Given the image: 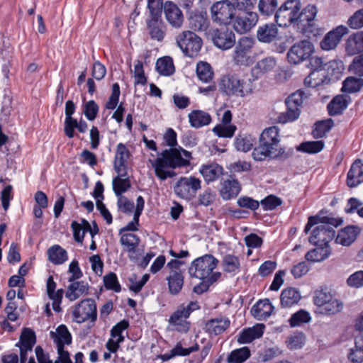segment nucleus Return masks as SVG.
Masks as SVG:
<instances>
[{"instance_id": "obj_28", "label": "nucleus", "mask_w": 363, "mask_h": 363, "mask_svg": "<svg viewBox=\"0 0 363 363\" xmlns=\"http://www.w3.org/2000/svg\"><path fill=\"white\" fill-rule=\"evenodd\" d=\"M264 325L257 324L252 328L244 329L238 337V342L240 344L250 343L255 339L261 337L264 333Z\"/></svg>"}, {"instance_id": "obj_52", "label": "nucleus", "mask_w": 363, "mask_h": 363, "mask_svg": "<svg viewBox=\"0 0 363 363\" xmlns=\"http://www.w3.org/2000/svg\"><path fill=\"white\" fill-rule=\"evenodd\" d=\"M123 176L118 174L113 179V189L116 196H121V194L128 191L131 187V183L129 178H122Z\"/></svg>"}, {"instance_id": "obj_39", "label": "nucleus", "mask_w": 363, "mask_h": 363, "mask_svg": "<svg viewBox=\"0 0 363 363\" xmlns=\"http://www.w3.org/2000/svg\"><path fill=\"white\" fill-rule=\"evenodd\" d=\"M189 26L191 29L197 31H204L209 26L206 13H195L189 18Z\"/></svg>"}, {"instance_id": "obj_53", "label": "nucleus", "mask_w": 363, "mask_h": 363, "mask_svg": "<svg viewBox=\"0 0 363 363\" xmlns=\"http://www.w3.org/2000/svg\"><path fill=\"white\" fill-rule=\"evenodd\" d=\"M286 111L281 113L278 117V121L281 123L292 122L296 120L301 113L300 108L286 104Z\"/></svg>"}, {"instance_id": "obj_20", "label": "nucleus", "mask_w": 363, "mask_h": 363, "mask_svg": "<svg viewBox=\"0 0 363 363\" xmlns=\"http://www.w3.org/2000/svg\"><path fill=\"white\" fill-rule=\"evenodd\" d=\"M164 11L167 21L172 27L176 28L182 27L184 22L183 13L175 4L167 1Z\"/></svg>"}, {"instance_id": "obj_41", "label": "nucleus", "mask_w": 363, "mask_h": 363, "mask_svg": "<svg viewBox=\"0 0 363 363\" xmlns=\"http://www.w3.org/2000/svg\"><path fill=\"white\" fill-rule=\"evenodd\" d=\"M333 125L334 122L331 118L316 122L312 131L313 138L315 139L323 138Z\"/></svg>"}, {"instance_id": "obj_45", "label": "nucleus", "mask_w": 363, "mask_h": 363, "mask_svg": "<svg viewBox=\"0 0 363 363\" xmlns=\"http://www.w3.org/2000/svg\"><path fill=\"white\" fill-rule=\"evenodd\" d=\"M221 265L223 271L227 273H236L240 267L239 258L233 255H225L222 259Z\"/></svg>"}, {"instance_id": "obj_24", "label": "nucleus", "mask_w": 363, "mask_h": 363, "mask_svg": "<svg viewBox=\"0 0 363 363\" xmlns=\"http://www.w3.org/2000/svg\"><path fill=\"white\" fill-rule=\"evenodd\" d=\"M89 294V285L84 281H74L67 287L65 297L74 301L83 295Z\"/></svg>"}, {"instance_id": "obj_8", "label": "nucleus", "mask_w": 363, "mask_h": 363, "mask_svg": "<svg viewBox=\"0 0 363 363\" xmlns=\"http://www.w3.org/2000/svg\"><path fill=\"white\" fill-rule=\"evenodd\" d=\"M218 262V260L213 255H205L191 262L189 268V274L191 277L204 280L211 275Z\"/></svg>"}, {"instance_id": "obj_17", "label": "nucleus", "mask_w": 363, "mask_h": 363, "mask_svg": "<svg viewBox=\"0 0 363 363\" xmlns=\"http://www.w3.org/2000/svg\"><path fill=\"white\" fill-rule=\"evenodd\" d=\"M146 26L152 40L161 42L166 35V26L162 17H147Z\"/></svg>"}, {"instance_id": "obj_30", "label": "nucleus", "mask_w": 363, "mask_h": 363, "mask_svg": "<svg viewBox=\"0 0 363 363\" xmlns=\"http://www.w3.org/2000/svg\"><path fill=\"white\" fill-rule=\"evenodd\" d=\"M359 233V228L354 225L347 226L338 232L335 242L344 246H349L356 240Z\"/></svg>"}, {"instance_id": "obj_2", "label": "nucleus", "mask_w": 363, "mask_h": 363, "mask_svg": "<svg viewBox=\"0 0 363 363\" xmlns=\"http://www.w3.org/2000/svg\"><path fill=\"white\" fill-rule=\"evenodd\" d=\"M279 129L277 126L266 128L262 133L259 145L255 147L252 156L256 161H264L267 158L289 157L283 147H279Z\"/></svg>"}, {"instance_id": "obj_59", "label": "nucleus", "mask_w": 363, "mask_h": 363, "mask_svg": "<svg viewBox=\"0 0 363 363\" xmlns=\"http://www.w3.org/2000/svg\"><path fill=\"white\" fill-rule=\"evenodd\" d=\"M310 320V314L304 310H300L291 315L289 323L291 327H296L308 323Z\"/></svg>"}, {"instance_id": "obj_36", "label": "nucleus", "mask_w": 363, "mask_h": 363, "mask_svg": "<svg viewBox=\"0 0 363 363\" xmlns=\"http://www.w3.org/2000/svg\"><path fill=\"white\" fill-rule=\"evenodd\" d=\"M276 66V60L272 57H267L259 60L255 66L252 68V72L256 78L259 77L262 74L271 72Z\"/></svg>"}, {"instance_id": "obj_31", "label": "nucleus", "mask_w": 363, "mask_h": 363, "mask_svg": "<svg viewBox=\"0 0 363 363\" xmlns=\"http://www.w3.org/2000/svg\"><path fill=\"white\" fill-rule=\"evenodd\" d=\"M345 50L349 55H354L363 51V31L357 32L348 38Z\"/></svg>"}, {"instance_id": "obj_40", "label": "nucleus", "mask_w": 363, "mask_h": 363, "mask_svg": "<svg viewBox=\"0 0 363 363\" xmlns=\"http://www.w3.org/2000/svg\"><path fill=\"white\" fill-rule=\"evenodd\" d=\"M48 255L49 260L54 264H62L67 259V251L58 245L50 247Z\"/></svg>"}, {"instance_id": "obj_63", "label": "nucleus", "mask_w": 363, "mask_h": 363, "mask_svg": "<svg viewBox=\"0 0 363 363\" xmlns=\"http://www.w3.org/2000/svg\"><path fill=\"white\" fill-rule=\"evenodd\" d=\"M99 107L94 101L90 100L84 104V113L89 121H94L98 114Z\"/></svg>"}, {"instance_id": "obj_27", "label": "nucleus", "mask_w": 363, "mask_h": 363, "mask_svg": "<svg viewBox=\"0 0 363 363\" xmlns=\"http://www.w3.org/2000/svg\"><path fill=\"white\" fill-rule=\"evenodd\" d=\"M241 190L240 183L234 179H228L222 183L220 195L224 200H230L236 197Z\"/></svg>"}, {"instance_id": "obj_47", "label": "nucleus", "mask_w": 363, "mask_h": 363, "mask_svg": "<svg viewBox=\"0 0 363 363\" xmlns=\"http://www.w3.org/2000/svg\"><path fill=\"white\" fill-rule=\"evenodd\" d=\"M196 74L201 82L208 83L212 80L213 72L208 63L201 61L196 66Z\"/></svg>"}, {"instance_id": "obj_58", "label": "nucleus", "mask_w": 363, "mask_h": 363, "mask_svg": "<svg viewBox=\"0 0 363 363\" xmlns=\"http://www.w3.org/2000/svg\"><path fill=\"white\" fill-rule=\"evenodd\" d=\"M282 200L275 195L271 194L261 200L259 205L262 206L264 211H272L277 207L281 206Z\"/></svg>"}, {"instance_id": "obj_10", "label": "nucleus", "mask_w": 363, "mask_h": 363, "mask_svg": "<svg viewBox=\"0 0 363 363\" xmlns=\"http://www.w3.org/2000/svg\"><path fill=\"white\" fill-rule=\"evenodd\" d=\"M199 308L197 302L191 301L186 306L182 304L172 313L169 322L171 325L177 327V331L186 333L190 328V323L185 319L189 318L193 311Z\"/></svg>"}, {"instance_id": "obj_34", "label": "nucleus", "mask_w": 363, "mask_h": 363, "mask_svg": "<svg viewBox=\"0 0 363 363\" xmlns=\"http://www.w3.org/2000/svg\"><path fill=\"white\" fill-rule=\"evenodd\" d=\"M184 276L181 271L172 270L167 277L169 291L172 295H177L184 285Z\"/></svg>"}, {"instance_id": "obj_29", "label": "nucleus", "mask_w": 363, "mask_h": 363, "mask_svg": "<svg viewBox=\"0 0 363 363\" xmlns=\"http://www.w3.org/2000/svg\"><path fill=\"white\" fill-rule=\"evenodd\" d=\"M301 298V293L297 289L288 287L281 293L280 305L282 308H290L297 304Z\"/></svg>"}, {"instance_id": "obj_7", "label": "nucleus", "mask_w": 363, "mask_h": 363, "mask_svg": "<svg viewBox=\"0 0 363 363\" xmlns=\"http://www.w3.org/2000/svg\"><path fill=\"white\" fill-rule=\"evenodd\" d=\"M236 8L229 0L215 2L211 7V16L214 23L230 25L235 16Z\"/></svg>"}, {"instance_id": "obj_60", "label": "nucleus", "mask_w": 363, "mask_h": 363, "mask_svg": "<svg viewBox=\"0 0 363 363\" xmlns=\"http://www.w3.org/2000/svg\"><path fill=\"white\" fill-rule=\"evenodd\" d=\"M235 130L236 127L233 125H223L218 124L216 125L213 129V131L216 135H217L218 137L223 138L233 137Z\"/></svg>"}, {"instance_id": "obj_51", "label": "nucleus", "mask_w": 363, "mask_h": 363, "mask_svg": "<svg viewBox=\"0 0 363 363\" xmlns=\"http://www.w3.org/2000/svg\"><path fill=\"white\" fill-rule=\"evenodd\" d=\"M35 341L36 339L34 331L30 328H24L20 337V347L24 350H29V351L31 352L33 347L35 344Z\"/></svg>"}, {"instance_id": "obj_1", "label": "nucleus", "mask_w": 363, "mask_h": 363, "mask_svg": "<svg viewBox=\"0 0 363 363\" xmlns=\"http://www.w3.org/2000/svg\"><path fill=\"white\" fill-rule=\"evenodd\" d=\"M191 152L179 147L164 150L155 160H150L152 167L155 169V175L162 181L168 177L176 176L173 170H167V168L176 169L187 167L190 164Z\"/></svg>"}, {"instance_id": "obj_61", "label": "nucleus", "mask_w": 363, "mask_h": 363, "mask_svg": "<svg viewBox=\"0 0 363 363\" xmlns=\"http://www.w3.org/2000/svg\"><path fill=\"white\" fill-rule=\"evenodd\" d=\"M148 17H162L163 9L162 0H147Z\"/></svg>"}, {"instance_id": "obj_5", "label": "nucleus", "mask_w": 363, "mask_h": 363, "mask_svg": "<svg viewBox=\"0 0 363 363\" xmlns=\"http://www.w3.org/2000/svg\"><path fill=\"white\" fill-rule=\"evenodd\" d=\"M255 40L252 37L242 36L238 39L233 47L232 59L235 65L240 67H248L253 64L252 51Z\"/></svg>"}, {"instance_id": "obj_48", "label": "nucleus", "mask_w": 363, "mask_h": 363, "mask_svg": "<svg viewBox=\"0 0 363 363\" xmlns=\"http://www.w3.org/2000/svg\"><path fill=\"white\" fill-rule=\"evenodd\" d=\"M354 345L348 357L352 362L361 363L363 362V335L355 337Z\"/></svg>"}, {"instance_id": "obj_25", "label": "nucleus", "mask_w": 363, "mask_h": 363, "mask_svg": "<svg viewBox=\"0 0 363 363\" xmlns=\"http://www.w3.org/2000/svg\"><path fill=\"white\" fill-rule=\"evenodd\" d=\"M140 242V238L134 233H122L121 235L120 243L124 247V250L128 253V257L132 259L133 255L136 252V250Z\"/></svg>"}, {"instance_id": "obj_42", "label": "nucleus", "mask_w": 363, "mask_h": 363, "mask_svg": "<svg viewBox=\"0 0 363 363\" xmlns=\"http://www.w3.org/2000/svg\"><path fill=\"white\" fill-rule=\"evenodd\" d=\"M330 254V251L328 247L318 246L317 248L308 251L306 254L305 258L307 261L321 262L328 258Z\"/></svg>"}, {"instance_id": "obj_33", "label": "nucleus", "mask_w": 363, "mask_h": 363, "mask_svg": "<svg viewBox=\"0 0 363 363\" xmlns=\"http://www.w3.org/2000/svg\"><path fill=\"white\" fill-rule=\"evenodd\" d=\"M350 99L348 96L337 95L328 104L327 108L330 116L341 114L347 107Z\"/></svg>"}, {"instance_id": "obj_54", "label": "nucleus", "mask_w": 363, "mask_h": 363, "mask_svg": "<svg viewBox=\"0 0 363 363\" xmlns=\"http://www.w3.org/2000/svg\"><path fill=\"white\" fill-rule=\"evenodd\" d=\"M277 6V0H259L258 3L259 11L264 16H269L274 14Z\"/></svg>"}, {"instance_id": "obj_50", "label": "nucleus", "mask_w": 363, "mask_h": 363, "mask_svg": "<svg viewBox=\"0 0 363 363\" xmlns=\"http://www.w3.org/2000/svg\"><path fill=\"white\" fill-rule=\"evenodd\" d=\"M323 147L324 142L322 140L307 141L301 143L296 150L308 154H315L320 152Z\"/></svg>"}, {"instance_id": "obj_56", "label": "nucleus", "mask_w": 363, "mask_h": 363, "mask_svg": "<svg viewBox=\"0 0 363 363\" xmlns=\"http://www.w3.org/2000/svg\"><path fill=\"white\" fill-rule=\"evenodd\" d=\"M331 292L327 289H320L315 291L313 296V303L320 309L328 301L333 298Z\"/></svg>"}, {"instance_id": "obj_19", "label": "nucleus", "mask_w": 363, "mask_h": 363, "mask_svg": "<svg viewBox=\"0 0 363 363\" xmlns=\"http://www.w3.org/2000/svg\"><path fill=\"white\" fill-rule=\"evenodd\" d=\"M318 12L317 8L313 5H308L301 11L298 10L296 23L304 29L310 30L315 26V17Z\"/></svg>"}, {"instance_id": "obj_49", "label": "nucleus", "mask_w": 363, "mask_h": 363, "mask_svg": "<svg viewBox=\"0 0 363 363\" xmlns=\"http://www.w3.org/2000/svg\"><path fill=\"white\" fill-rule=\"evenodd\" d=\"M362 86L363 79L349 77L344 80L341 90L343 92L354 93L359 91Z\"/></svg>"}, {"instance_id": "obj_32", "label": "nucleus", "mask_w": 363, "mask_h": 363, "mask_svg": "<svg viewBox=\"0 0 363 363\" xmlns=\"http://www.w3.org/2000/svg\"><path fill=\"white\" fill-rule=\"evenodd\" d=\"M200 173L202 174L204 180L208 184L217 180L223 174V168L216 163L204 164L200 169Z\"/></svg>"}, {"instance_id": "obj_3", "label": "nucleus", "mask_w": 363, "mask_h": 363, "mask_svg": "<svg viewBox=\"0 0 363 363\" xmlns=\"http://www.w3.org/2000/svg\"><path fill=\"white\" fill-rule=\"evenodd\" d=\"M342 222L341 219L328 216L321 217L319 225L313 229L309 238V242L316 246L328 247V244L335 236L334 227L340 225Z\"/></svg>"}, {"instance_id": "obj_64", "label": "nucleus", "mask_w": 363, "mask_h": 363, "mask_svg": "<svg viewBox=\"0 0 363 363\" xmlns=\"http://www.w3.org/2000/svg\"><path fill=\"white\" fill-rule=\"evenodd\" d=\"M348 26L352 29H359L363 27V9L357 10L348 19Z\"/></svg>"}, {"instance_id": "obj_11", "label": "nucleus", "mask_w": 363, "mask_h": 363, "mask_svg": "<svg viewBox=\"0 0 363 363\" xmlns=\"http://www.w3.org/2000/svg\"><path fill=\"white\" fill-rule=\"evenodd\" d=\"M201 181L195 177H182L176 183L174 191L179 198L191 200L201 188Z\"/></svg>"}, {"instance_id": "obj_21", "label": "nucleus", "mask_w": 363, "mask_h": 363, "mask_svg": "<svg viewBox=\"0 0 363 363\" xmlns=\"http://www.w3.org/2000/svg\"><path fill=\"white\" fill-rule=\"evenodd\" d=\"M130 155V151L124 144L119 143L117 145L116 154L114 160V169L118 174H121V176L126 175V163Z\"/></svg>"}, {"instance_id": "obj_26", "label": "nucleus", "mask_w": 363, "mask_h": 363, "mask_svg": "<svg viewBox=\"0 0 363 363\" xmlns=\"http://www.w3.org/2000/svg\"><path fill=\"white\" fill-rule=\"evenodd\" d=\"M230 323L228 318H216L208 320L204 329L210 335H218L223 333L230 326Z\"/></svg>"}, {"instance_id": "obj_22", "label": "nucleus", "mask_w": 363, "mask_h": 363, "mask_svg": "<svg viewBox=\"0 0 363 363\" xmlns=\"http://www.w3.org/2000/svg\"><path fill=\"white\" fill-rule=\"evenodd\" d=\"M363 182V164L360 160H356L351 166L347 177V184L354 188Z\"/></svg>"}, {"instance_id": "obj_44", "label": "nucleus", "mask_w": 363, "mask_h": 363, "mask_svg": "<svg viewBox=\"0 0 363 363\" xmlns=\"http://www.w3.org/2000/svg\"><path fill=\"white\" fill-rule=\"evenodd\" d=\"M250 357V350L243 347L233 350L227 357L228 363H243Z\"/></svg>"}, {"instance_id": "obj_57", "label": "nucleus", "mask_w": 363, "mask_h": 363, "mask_svg": "<svg viewBox=\"0 0 363 363\" xmlns=\"http://www.w3.org/2000/svg\"><path fill=\"white\" fill-rule=\"evenodd\" d=\"M253 142L250 135H238L235 140V147L238 151L247 152L252 149Z\"/></svg>"}, {"instance_id": "obj_35", "label": "nucleus", "mask_w": 363, "mask_h": 363, "mask_svg": "<svg viewBox=\"0 0 363 363\" xmlns=\"http://www.w3.org/2000/svg\"><path fill=\"white\" fill-rule=\"evenodd\" d=\"M188 117L191 126L195 128L207 125L211 121L210 114L201 110L192 111L189 113Z\"/></svg>"}, {"instance_id": "obj_13", "label": "nucleus", "mask_w": 363, "mask_h": 363, "mask_svg": "<svg viewBox=\"0 0 363 363\" xmlns=\"http://www.w3.org/2000/svg\"><path fill=\"white\" fill-rule=\"evenodd\" d=\"M73 320L82 323L90 320L91 322L96 321L97 318V311L95 301L92 298H86L75 305L72 311Z\"/></svg>"}, {"instance_id": "obj_15", "label": "nucleus", "mask_w": 363, "mask_h": 363, "mask_svg": "<svg viewBox=\"0 0 363 363\" xmlns=\"http://www.w3.org/2000/svg\"><path fill=\"white\" fill-rule=\"evenodd\" d=\"M233 28L240 33L243 34L249 32L257 23L259 16L256 12L249 11L235 16Z\"/></svg>"}, {"instance_id": "obj_18", "label": "nucleus", "mask_w": 363, "mask_h": 363, "mask_svg": "<svg viewBox=\"0 0 363 363\" xmlns=\"http://www.w3.org/2000/svg\"><path fill=\"white\" fill-rule=\"evenodd\" d=\"M347 33V28L344 26H337L328 32L320 42V48L324 50L335 49L342 36Z\"/></svg>"}, {"instance_id": "obj_12", "label": "nucleus", "mask_w": 363, "mask_h": 363, "mask_svg": "<svg viewBox=\"0 0 363 363\" xmlns=\"http://www.w3.org/2000/svg\"><path fill=\"white\" fill-rule=\"evenodd\" d=\"M314 52L313 43L303 40L294 43L287 52V60L290 64L298 65L308 60Z\"/></svg>"}, {"instance_id": "obj_16", "label": "nucleus", "mask_w": 363, "mask_h": 363, "mask_svg": "<svg viewBox=\"0 0 363 363\" xmlns=\"http://www.w3.org/2000/svg\"><path fill=\"white\" fill-rule=\"evenodd\" d=\"M257 39L262 43H272L279 40V28L274 23H265L258 27L256 32Z\"/></svg>"}, {"instance_id": "obj_38", "label": "nucleus", "mask_w": 363, "mask_h": 363, "mask_svg": "<svg viewBox=\"0 0 363 363\" xmlns=\"http://www.w3.org/2000/svg\"><path fill=\"white\" fill-rule=\"evenodd\" d=\"M330 79H328L324 73H320L317 71H311V73L305 78L304 84L306 86L311 88H317L325 83L328 84Z\"/></svg>"}, {"instance_id": "obj_43", "label": "nucleus", "mask_w": 363, "mask_h": 363, "mask_svg": "<svg viewBox=\"0 0 363 363\" xmlns=\"http://www.w3.org/2000/svg\"><path fill=\"white\" fill-rule=\"evenodd\" d=\"M156 70L164 76L172 75L175 70L172 59L170 57L158 59L156 62Z\"/></svg>"}, {"instance_id": "obj_9", "label": "nucleus", "mask_w": 363, "mask_h": 363, "mask_svg": "<svg viewBox=\"0 0 363 363\" xmlns=\"http://www.w3.org/2000/svg\"><path fill=\"white\" fill-rule=\"evenodd\" d=\"M301 4L299 0H286L275 12V21L280 26H287L296 22Z\"/></svg>"}, {"instance_id": "obj_4", "label": "nucleus", "mask_w": 363, "mask_h": 363, "mask_svg": "<svg viewBox=\"0 0 363 363\" xmlns=\"http://www.w3.org/2000/svg\"><path fill=\"white\" fill-rule=\"evenodd\" d=\"M219 90L227 96L244 97L253 91L254 86L250 79H240L235 75H225L218 84Z\"/></svg>"}, {"instance_id": "obj_55", "label": "nucleus", "mask_w": 363, "mask_h": 363, "mask_svg": "<svg viewBox=\"0 0 363 363\" xmlns=\"http://www.w3.org/2000/svg\"><path fill=\"white\" fill-rule=\"evenodd\" d=\"M104 285L107 290H111L118 293L121 291V286L119 284L118 277L114 272H110L106 274L104 278Z\"/></svg>"}, {"instance_id": "obj_46", "label": "nucleus", "mask_w": 363, "mask_h": 363, "mask_svg": "<svg viewBox=\"0 0 363 363\" xmlns=\"http://www.w3.org/2000/svg\"><path fill=\"white\" fill-rule=\"evenodd\" d=\"M342 308V301L333 297L330 301H328L319 309V312L324 315H330L340 313Z\"/></svg>"}, {"instance_id": "obj_23", "label": "nucleus", "mask_w": 363, "mask_h": 363, "mask_svg": "<svg viewBox=\"0 0 363 363\" xmlns=\"http://www.w3.org/2000/svg\"><path fill=\"white\" fill-rule=\"evenodd\" d=\"M274 308L269 300L266 298L255 304L251 308V313L256 319L263 320L271 315Z\"/></svg>"}, {"instance_id": "obj_62", "label": "nucleus", "mask_w": 363, "mask_h": 363, "mask_svg": "<svg viewBox=\"0 0 363 363\" xmlns=\"http://www.w3.org/2000/svg\"><path fill=\"white\" fill-rule=\"evenodd\" d=\"M348 70L359 77H363V54L354 57L348 67Z\"/></svg>"}, {"instance_id": "obj_6", "label": "nucleus", "mask_w": 363, "mask_h": 363, "mask_svg": "<svg viewBox=\"0 0 363 363\" xmlns=\"http://www.w3.org/2000/svg\"><path fill=\"white\" fill-rule=\"evenodd\" d=\"M176 43L184 55L189 57L197 56L203 44L202 39L190 30H184L179 33L176 37Z\"/></svg>"}, {"instance_id": "obj_37", "label": "nucleus", "mask_w": 363, "mask_h": 363, "mask_svg": "<svg viewBox=\"0 0 363 363\" xmlns=\"http://www.w3.org/2000/svg\"><path fill=\"white\" fill-rule=\"evenodd\" d=\"M50 335L57 344V349H60V346L64 348L65 345H69L72 342L71 334L65 325L58 326L56 332H51Z\"/></svg>"}, {"instance_id": "obj_14", "label": "nucleus", "mask_w": 363, "mask_h": 363, "mask_svg": "<svg viewBox=\"0 0 363 363\" xmlns=\"http://www.w3.org/2000/svg\"><path fill=\"white\" fill-rule=\"evenodd\" d=\"M210 36L213 45L222 50H229L235 44V35L227 27L213 29Z\"/></svg>"}]
</instances>
